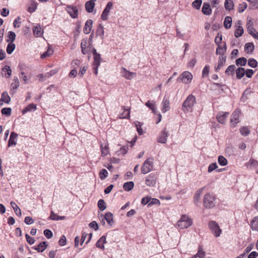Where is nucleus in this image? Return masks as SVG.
I'll list each match as a JSON object with an SVG mask.
<instances>
[{"instance_id":"obj_7","label":"nucleus","mask_w":258,"mask_h":258,"mask_svg":"<svg viewBox=\"0 0 258 258\" xmlns=\"http://www.w3.org/2000/svg\"><path fill=\"white\" fill-rule=\"evenodd\" d=\"M192 78V75L190 72L185 71L179 75L177 80V81H181L182 83L186 84L191 82Z\"/></svg>"},{"instance_id":"obj_44","label":"nucleus","mask_w":258,"mask_h":258,"mask_svg":"<svg viewBox=\"0 0 258 258\" xmlns=\"http://www.w3.org/2000/svg\"><path fill=\"white\" fill-rule=\"evenodd\" d=\"M37 3L34 1H31L30 6L28 8V11L30 13H32L35 11L37 8Z\"/></svg>"},{"instance_id":"obj_60","label":"nucleus","mask_w":258,"mask_h":258,"mask_svg":"<svg viewBox=\"0 0 258 258\" xmlns=\"http://www.w3.org/2000/svg\"><path fill=\"white\" fill-rule=\"evenodd\" d=\"M12 109L11 108L8 107V108H4L2 109V113L3 114H5L8 116H10L11 113Z\"/></svg>"},{"instance_id":"obj_32","label":"nucleus","mask_w":258,"mask_h":258,"mask_svg":"<svg viewBox=\"0 0 258 258\" xmlns=\"http://www.w3.org/2000/svg\"><path fill=\"white\" fill-rule=\"evenodd\" d=\"M245 74V70L243 68H238L236 70V78L238 79H241Z\"/></svg>"},{"instance_id":"obj_39","label":"nucleus","mask_w":258,"mask_h":258,"mask_svg":"<svg viewBox=\"0 0 258 258\" xmlns=\"http://www.w3.org/2000/svg\"><path fill=\"white\" fill-rule=\"evenodd\" d=\"M246 166L248 168H250L252 166L255 167H258V161H257L254 159L251 158L249 160L248 162L246 164Z\"/></svg>"},{"instance_id":"obj_54","label":"nucleus","mask_w":258,"mask_h":258,"mask_svg":"<svg viewBox=\"0 0 258 258\" xmlns=\"http://www.w3.org/2000/svg\"><path fill=\"white\" fill-rule=\"evenodd\" d=\"M205 256V252L202 250V248L199 249L198 253L194 256V258L199 257V258H204Z\"/></svg>"},{"instance_id":"obj_17","label":"nucleus","mask_w":258,"mask_h":258,"mask_svg":"<svg viewBox=\"0 0 258 258\" xmlns=\"http://www.w3.org/2000/svg\"><path fill=\"white\" fill-rule=\"evenodd\" d=\"M229 114L228 112H220L217 116V119L218 121L222 124L225 122L227 117Z\"/></svg>"},{"instance_id":"obj_59","label":"nucleus","mask_w":258,"mask_h":258,"mask_svg":"<svg viewBox=\"0 0 258 258\" xmlns=\"http://www.w3.org/2000/svg\"><path fill=\"white\" fill-rule=\"evenodd\" d=\"M20 69L21 70V75H22L21 78L24 82V84H27L28 79L27 76L25 75V73L23 71V68L22 67H20Z\"/></svg>"},{"instance_id":"obj_14","label":"nucleus","mask_w":258,"mask_h":258,"mask_svg":"<svg viewBox=\"0 0 258 258\" xmlns=\"http://www.w3.org/2000/svg\"><path fill=\"white\" fill-rule=\"evenodd\" d=\"M104 220H105L108 224L110 225H112L113 223V214L110 212H107L105 214V216L103 217V218L102 219L101 222L102 223L103 225L105 224V221Z\"/></svg>"},{"instance_id":"obj_29","label":"nucleus","mask_w":258,"mask_h":258,"mask_svg":"<svg viewBox=\"0 0 258 258\" xmlns=\"http://www.w3.org/2000/svg\"><path fill=\"white\" fill-rule=\"evenodd\" d=\"M101 155L102 156H105L108 155L109 153V148L108 145H105L103 146L102 144L100 145Z\"/></svg>"},{"instance_id":"obj_8","label":"nucleus","mask_w":258,"mask_h":258,"mask_svg":"<svg viewBox=\"0 0 258 258\" xmlns=\"http://www.w3.org/2000/svg\"><path fill=\"white\" fill-rule=\"evenodd\" d=\"M240 114V110L239 109L235 110L232 114L230 122L231 126L234 127L239 122V118Z\"/></svg>"},{"instance_id":"obj_64","label":"nucleus","mask_w":258,"mask_h":258,"mask_svg":"<svg viewBox=\"0 0 258 258\" xmlns=\"http://www.w3.org/2000/svg\"><path fill=\"white\" fill-rule=\"evenodd\" d=\"M217 167H218V166L216 163H212L209 166L208 171V172L210 173V172H212L213 170H214L215 169H216Z\"/></svg>"},{"instance_id":"obj_58","label":"nucleus","mask_w":258,"mask_h":258,"mask_svg":"<svg viewBox=\"0 0 258 258\" xmlns=\"http://www.w3.org/2000/svg\"><path fill=\"white\" fill-rule=\"evenodd\" d=\"M248 64L252 68H255L257 66V62L255 59L250 58L248 59Z\"/></svg>"},{"instance_id":"obj_47","label":"nucleus","mask_w":258,"mask_h":258,"mask_svg":"<svg viewBox=\"0 0 258 258\" xmlns=\"http://www.w3.org/2000/svg\"><path fill=\"white\" fill-rule=\"evenodd\" d=\"M234 5L232 0H226L225 2V9L231 10L233 8Z\"/></svg>"},{"instance_id":"obj_40","label":"nucleus","mask_w":258,"mask_h":258,"mask_svg":"<svg viewBox=\"0 0 258 258\" xmlns=\"http://www.w3.org/2000/svg\"><path fill=\"white\" fill-rule=\"evenodd\" d=\"M1 101L6 103H9L10 102L11 98L7 92H4L3 93L2 95V99L1 100Z\"/></svg>"},{"instance_id":"obj_11","label":"nucleus","mask_w":258,"mask_h":258,"mask_svg":"<svg viewBox=\"0 0 258 258\" xmlns=\"http://www.w3.org/2000/svg\"><path fill=\"white\" fill-rule=\"evenodd\" d=\"M168 137V133L166 128H164L158 137L157 141L160 143L165 144L167 141Z\"/></svg>"},{"instance_id":"obj_42","label":"nucleus","mask_w":258,"mask_h":258,"mask_svg":"<svg viewBox=\"0 0 258 258\" xmlns=\"http://www.w3.org/2000/svg\"><path fill=\"white\" fill-rule=\"evenodd\" d=\"M36 109V105L34 104H29L22 111L23 113H25L27 111H34Z\"/></svg>"},{"instance_id":"obj_21","label":"nucleus","mask_w":258,"mask_h":258,"mask_svg":"<svg viewBox=\"0 0 258 258\" xmlns=\"http://www.w3.org/2000/svg\"><path fill=\"white\" fill-rule=\"evenodd\" d=\"M34 35L36 37H40L42 35L43 31L40 25L34 26L33 28Z\"/></svg>"},{"instance_id":"obj_57","label":"nucleus","mask_w":258,"mask_h":258,"mask_svg":"<svg viewBox=\"0 0 258 258\" xmlns=\"http://www.w3.org/2000/svg\"><path fill=\"white\" fill-rule=\"evenodd\" d=\"M53 50L50 48H49L46 51L44 52L41 56L42 58L46 57L51 55L53 53Z\"/></svg>"},{"instance_id":"obj_43","label":"nucleus","mask_w":258,"mask_h":258,"mask_svg":"<svg viewBox=\"0 0 258 258\" xmlns=\"http://www.w3.org/2000/svg\"><path fill=\"white\" fill-rule=\"evenodd\" d=\"M16 47L15 44L14 43L10 42L7 47V52L10 54H11L13 51L14 50L15 48Z\"/></svg>"},{"instance_id":"obj_48","label":"nucleus","mask_w":258,"mask_h":258,"mask_svg":"<svg viewBox=\"0 0 258 258\" xmlns=\"http://www.w3.org/2000/svg\"><path fill=\"white\" fill-rule=\"evenodd\" d=\"M98 207L101 211H104L106 208V204L103 200L100 199L99 200Z\"/></svg>"},{"instance_id":"obj_2","label":"nucleus","mask_w":258,"mask_h":258,"mask_svg":"<svg viewBox=\"0 0 258 258\" xmlns=\"http://www.w3.org/2000/svg\"><path fill=\"white\" fill-rule=\"evenodd\" d=\"M204 205L207 209H211L216 205V198L212 194L207 193L204 198Z\"/></svg>"},{"instance_id":"obj_25","label":"nucleus","mask_w":258,"mask_h":258,"mask_svg":"<svg viewBox=\"0 0 258 258\" xmlns=\"http://www.w3.org/2000/svg\"><path fill=\"white\" fill-rule=\"evenodd\" d=\"M2 73L3 76L6 78H9L12 74V70L10 67L8 66H6L2 69Z\"/></svg>"},{"instance_id":"obj_50","label":"nucleus","mask_w":258,"mask_h":258,"mask_svg":"<svg viewBox=\"0 0 258 258\" xmlns=\"http://www.w3.org/2000/svg\"><path fill=\"white\" fill-rule=\"evenodd\" d=\"M235 67L234 65L229 66L225 71V73L228 75L234 74Z\"/></svg>"},{"instance_id":"obj_46","label":"nucleus","mask_w":258,"mask_h":258,"mask_svg":"<svg viewBox=\"0 0 258 258\" xmlns=\"http://www.w3.org/2000/svg\"><path fill=\"white\" fill-rule=\"evenodd\" d=\"M16 39V34L14 32L10 31L9 32V34L8 35V39L7 41L8 42H10L13 43L14 40Z\"/></svg>"},{"instance_id":"obj_27","label":"nucleus","mask_w":258,"mask_h":258,"mask_svg":"<svg viewBox=\"0 0 258 258\" xmlns=\"http://www.w3.org/2000/svg\"><path fill=\"white\" fill-rule=\"evenodd\" d=\"M19 85L20 83L18 78L15 77L11 84V91L13 92V93H15V90L19 87Z\"/></svg>"},{"instance_id":"obj_18","label":"nucleus","mask_w":258,"mask_h":258,"mask_svg":"<svg viewBox=\"0 0 258 258\" xmlns=\"http://www.w3.org/2000/svg\"><path fill=\"white\" fill-rule=\"evenodd\" d=\"M18 135L15 132H12L8 142V146H15L17 144Z\"/></svg>"},{"instance_id":"obj_55","label":"nucleus","mask_w":258,"mask_h":258,"mask_svg":"<svg viewBox=\"0 0 258 258\" xmlns=\"http://www.w3.org/2000/svg\"><path fill=\"white\" fill-rule=\"evenodd\" d=\"M100 178L101 179H104L108 176V172L105 169H102L99 173Z\"/></svg>"},{"instance_id":"obj_36","label":"nucleus","mask_w":258,"mask_h":258,"mask_svg":"<svg viewBox=\"0 0 258 258\" xmlns=\"http://www.w3.org/2000/svg\"><path fill=\"white\" fill-rule=\"evenodd\" d=\"M232 24V18L230 17L227 16L224 20V26L225 28L229 29L231 27Z\"/></svg>"},{"instance_id":"obj_41","label":"nucleus","mask_w":258,"mask_h":258,"mask_svg":"<svg viewBox=\"0 0 258 258\" xmlns=\"http://www.w3.org/2000/svg\"><path fill=\"white\" fill-rule=\"evenodd\" d=\"M104 34L103 26L100 24L99 25L96 31V34L100 36L101 38H103Z\"/></svg>"},{"instance_id":"obj_16","label":"nucleus","mask_w":258,"mask_h":258,"mask_svg":"<svg viewBox=\"0 0 258 258\" xmlns=\"http://www.w3.org/2000/svg\"><path fill=\"white\" fill-rule=\"evenodd\" d=\"M97 0H90L85 4V9L87 12L92 13L95 7V2Z\"/></svg>"},{"instance_id":"obj_19","label":"nucleus","mask_w":258,"mask_h":258,"mask_svg":"<svg viewBox=\"0 0 258 258\" xmlns=\"http://www.w3.org/2000/svg\"><path fill=\"white\" fill-rule=\"evenodd\" d=\"M162 112L165 113L166 111L169 110L170 109L169 99L164 97L163 98V101L162 102Z\"/></svg>"},{"instance_id":"obj_9","label":"nucleus","mask_w":258,"mask_h":258,"mask_svg":"<svg viewBox=\"0 0 258 258\" xmlns=\"http://www.w3.org/2000/svg\"><path fill=\"white\" fill-rule=\"evenodd\" d=\"M113 4L112 2H108L104 10H103L101 18L102 20H106L108 18V15L110 13V10L112 9Z\"/></svg>"},{"instance_id":"obj_49","label":"nucleus","mask_w":258,"mask_h":258,"mask_svg":"<svg viewBox=\"0 0 258 258\" xmlns=\"http://www.w3.org/2000/svg\"><path fill=\"white\" fill-rule=\"evenodd\" d=\"M219 164L221 166H225L227 164V159L223 156H219L218 159Z\"/></svg>"},{"instance_id":"obj_38","label":"nucleus","mask_w":258,"mask_h":258,"mask_svg":"<svg viewBox=\"0 0 258 258\" xmlns=\"http://www.w3.org/2000/svg\"><path fill=\"white\" fill-rule=\"evenodd\" d=\"M46 242L43 241L39 243L35 249L38 252H43L47 247Z\"/></svg>"},{"instance_id":"obj_4","label":"nucleus","mask_w":258,"mask_h":258,"mask_svg":"<svg viewBox=\"0 0 258 258\" xmlns=\"http://www.w3.org/2000/svg\"><path fill=\"white\" fill-rule=\"evenodd\" d=\"M209 228L211 233L216 237H218L222 233V229L220 228L218 224L214 221H211L208 224Z\"/></svg>"},{"instance_id":"obj_13","label":"nucleus","mask_w":258,"mask_h":258,"mask_svg":"<svg viewBox=\"0 0 258 258\" xmlns=\"http://www.w3.org/2000/svg\"><path fill=\"white\" fill-rule=\"evenodd\" d=\"M121 73L122 76L128 80H131L136 76L135 73L131 72L125 68H122Z\"/></svg>"},{"instance_id":"obj_3","label":"nucleus","mask_w":258,"mask_h":258,"mask_svg":"<svg viewBox=\"0 0 258 258\" xmlns=\"http://www.w3.org/2000/svg\"><path fill=\"white\" fill-rule=\"evenodd\" d=\"M196 102V97L192 94L187 96L182 104V109L184 112H188L192 108Z\"/></svg>"},{"instance_id":"obj_30","label":"nucleus","mask_w":258,"mask_h":258,"mask_svg":"<svg viewBox=\"0 0 258 258\" xmlns=\"http://www.w3.org/2000/svg\"><path fill=\"white\" fill-rule=\"evenodd\" d=\"M134 186V183L133 181H128L125 182L123 185V189L127 191L131 190Z\"/></svg>"},{"instance_id":"obj_28","label":"nucleus","mask_w":258,"mask_h":258,"mask_svg":"<svg viewBox=\"0 0 258 258\" xmlns=\"http://www.w3.org/2000/svg\"><path fill=\"white\" fill-rule=\"evenodd\" d=\"M204 188H205V187L200 188L195 193V195L194 197V201L195 203H197L198 202V201L200 198V197H201L202 194L203 193Z\"/></svg>"},{"instance_id":"obj_5","label":"nucleus","mask_w":258,"mask_h":258,"mask_svg":"<svg viewBox=\"0 0 258 258\" xmlns=\"http://www.w3.org/2000/svg\"><path fill=\"white\" fill-rule=\"evenodd\" d=\"M93 55L94 58L93 69L94 70V74L97 75L98 74V68L100 66L101 58L100 54L97 53L96 49L94 48L93 49Z\"/></svg>"},{"instance_id":"obj_62","label":"nucleus","mask_w":258,"mask_h":258,"mask_svg":"<svg viewBox=\"0 0 258 258\" xmlns=\"http://www.w3.org/2000/svg\"><path fill=\"white\" fill-rule=\"evenodd\" d=\"M26 239L27 240V242L30 244V245H32L34 243L35 240L34 239L31 237L30 235H29L28 234H26L25 235Z\"/></svg>"},{"instance_id":"obj_63","label":"nucleus","mask_w":258,"mask_h":258,"mask_svg":"<svg viewBox=\"0 0 258 258\" xmlns=\"http://www.w3.org/2000/svg\"><path fill=\"white\" fill-rule=\"evenodd\" d=\"M137 130L139 135L143 134V131L141 127V124L140 122H137L135 124Z\"/></svg>"},{"instance_id":"obj_31","label":"nucleus","mask_w":258,"mask_h":258,"mask_svg":"<svg viewBox=\"0 0 258 258\" xmlns=\"http://www.w3.org/2000/svg\"><path fill=\"white\" fill-rule=\"evenodd\" d=\"M11 205L14 209L16 214L18 216H21L22 214L21 211L18 205L13 201L11 202Z\"/></svg>"},{"instance_id":"obj_24","label":"nucleus","mask_w":258,"mask_h":258,"mask_svg":"<svg viewBox=\"0 0 258 258\" xmlns=\"http://www.w3.org/2000/svg\"><path fill=\"white\" fill-rule=\"evenodd\" d=\"M226 61L225 56H220L218 60V64L217 67H215L216 72H218L219 70L224 65Z\"/></svg>"},{"instance_id":"obj_33","label":"nucleus","mask_w":258,"mask_h":258,"mask_svg":"<svg viewBox=\"0 0 258 258\" xmlns=\"http://www.w3.org/2000/svg\"><path fill=\"white\" fill-rule=\"evenodd\" d=\"M122 108L124 110L123 112L119 115L120 118H128L130 115V110L128 109H125L124 106H122Z\"/></svg>"},{"instance_id":"obj_52","label":"nucleus","mask_w":258,"mask_h":258,"mask_svg":"<svg viewBox=\"0 0 258 258\" xmlns=\"http://www.w3.org/2000/svg\"><path fill=\"white\" fill-rule=\"evenodd\" d=\"M240 133L242 136H246L249 134L250 131L247 127H242L240 128Z\"/></svg>"},{"instance_id":"obj_22","label":"nucleus","mask_w":258,"mask_h":258,"mask_svg":"<svg viewBox=\"0 0 258 258\" xmlns=\"http://www.w3.org/2000/svg\"><path fill=\"white\" fill-rule=\"evenodd\" d=\"M202 11L204 15H210L212 13V10L208 3H204L203 5Z\"/></svg>"},{"instance_id":"obj_20","label":"nucleus","mask_w":258,"mask_h":258,"mask_svg":"<svg viewBox=\"0 0 258 258\" xmlns=\"http://www.w3.org/2000/svg\"><path fill=\"white\" fill-rule=\"evenodd\" d=\"M93 21L91 19L88 20L85 23V26L84 28L83 31L85 34H89L92 28Z\"/></svg>"},{"instance_id":"obj_53","label":"nucleus","mask_w":258,"mask_h":258,"mask_svg":"<svg viewBox=\"0 0 258 258\" xmlns=\"http://www.w3.org/2000/svg\"><path fill=\"white\" fill-rule=\"evenodd\" d=\"M202 3V0H195L192 3V6L195 8V9L199 10L200 9L201 4Z\"/></svg>"},{"instance_id":"obj_61","label":"nucleus","mask_w":258,"mask_h":258,"mask_svg":"<svg viewBox=\"0 0 258 258\" xmlns=\"http://www.w3.org/2000/svg\"><path fill=\"white\" fill-rule=\"evenodd\" d=\"M145 105L148 107L150 109H154V107L156 106L155 102L153 100L148 101L146 103Z\"/></svg>"},{"instance_id":"obj_34","label":"nucleus","mask_w":258,"mask_h":258,"mask_svg":"<svg viewBox=\"0 0 258 258\" xmlns=\"http://www.w3.org/2000/svg\"><path fill=\"white\" fill-rule=\"evenodd\" d=\"M226 51V43H224L223 47L219 46L216 49V53L219 54L220 56H225V53Z\"/></svg>"},{"instance_id":"obj_15","label":"nucleus","mask_w":258,"mask_h":258,"mask_svg":"<svg viewBox=\"0 0 258 258\" xmlns=\"http://www.w3.org/2000/svg\"><path fill=\"white\" fill-rule=\"evenodd\" d=\"M156 181V177L155 174H150L148 175L146 180V183L148 186H153Z\"/></svg>"},{"instance_id":"obj_12","label":"nucleus","mask_w":258,"mask_h":258,"mask_svg":"<svg viewBox=\"0 0 258 258\" xmlns=\"http://www.w3.org/2000/svg\"><path fill=\"white\" fill-rule=\"evenodd\" d=\"M242 23L241 21L239 20L236 23V29L234 32V36L235 37L238 38L242 35L243 33V29L241 26Z\"/></svg>"},{"instance_id":"obj_35","label":"nucleus","mask_w":258,"mask_h":258,"mask_svg":"<svg viewBox=\"0 0 258 258\" xmlns=\"http://www.w3.org/2000/svg\"><path fill=\"white\" fill-rule=\"evenodd\" d=\"M49 219L52 220L58 221L59 220H63L65 219L64 216H59L55 214L53 211L51 212Z\"/></svg>"},{"instance_id":"obj_37","label":"nucleus","mask_w":258,"mask_h":258,"mask_svg":"<svg viewBox=\"0 0 258 258\" xmlns=\"http://www.w3.org/2000/svg\"><path fill=\"white\" fill-rule=\"evenodd\" d=\"M244 49L247 53H251L254 49V45L252 43H247L245 45Z\"/></svg>"},{"instance_id":"obj_6","label":"nucleus","mask_w":258,"mask_h":258,"mask_svg":"<svg viewBox=\"0 0 258 258\" xmlns=\"http://www.w3.org/2000/svg\"><path fill=\"white\" fill-rule=\"evenodd\" d=\"M153 158H149L144 162L141 167V171L143 174H146L152 170L153 167Z\"/></svg>"},{"instance_id":"obj_26","label":"nucleus","mask_w":258,"mask_h":258,"mask_svg":"<svg viewBox=\"0 0 258 258\" xmlns=\"http://www.w3.org/2000/svg\"><path fill=\"white\" fill-rule=\"evenodd\" d=\"M250 227L252 230L258 231V216L253 218L251 221Z\"/></svg>"},{"instance_id":"obj_1","label":"nucleus","mask_w":258,"mask_h":258,"mask_svg":"<svg viewBox=\"0 0 258 258\" xmlns=\"http://www.w3.org/2000/svg\"><path fill=\"white\" fill-rule=\"evenodd\" d=\"M192 224V219L186 215L181 216L177 222V226L181 229H186L190 227Z\"/></svg>"},{"instance_id":"obj_56","label":"nucleus","mask_w":258,"mask_h":258,"mask_svg":"<svg viewBox=\"0 0 258 258\" xmlns=\"http://www.w3.org/2000/svg\"><path fill=\"white\" fill-rule=\"evenodd\" d=\"M210 70V66L208 65H206L203 69L202 72V77H207L209 75Z\"/></svg>"},{"instance_id":"obj_51","label":"nucleus","mask_w":258,"mask_h":258,"mask_svg":"<svg viewBox=\"0 0 258 258\" xmlns=\"http://www.w3.org/2000/svg\"><path fill=\"white\" fill-rule=\"evenodd\" d=\"M248 33L251 35L253 38L258 39V33L254 28H251L250 29L248 30Z\"/></svg>"},{"instance_id":"obj_45","label":"nucleus","mask_w":258,"mask_h":258,"mask_svg":"<svg viewBox=\"0 0 258 258\" xmlns=\"http://www.w3.org/2000/svg\"><path fill=\"white\" fill-rule=\"evenodd\" d=\"M247 60L245 57H240L236 59V64L237 66H244L246 64Z\"/></svg>"},{"instance_id":"obj_23","label":"nucleus","mask_w":258,"mask_h":258,"mask_svg":"<svg viewBox=\"0 0 258 258\" xmlns=\"http://www.w3.org/2000/svg\"><path fill=\"white\" fill-rule=\"evenodd\" d=\"M106 243V237L105 236H101L97 241L96 245L97 247L102 249H104V244Z\"/></svg>"},{"instance_id":"obj_10","label":"nucleus","mask_w":258,"mask_h":258,"mask_svg":"<svg viewBox=\"0 0 258 258\" xmlns=\"http://www.w3.org/2000/svg\"><path fill=\"white\" fill-rule=\"evenodd\" d=\"M66 10L72 18H76L78 17V10L74 6H67Z\"/></svg>"}]
</instances>
